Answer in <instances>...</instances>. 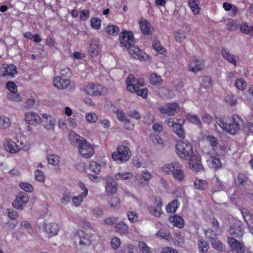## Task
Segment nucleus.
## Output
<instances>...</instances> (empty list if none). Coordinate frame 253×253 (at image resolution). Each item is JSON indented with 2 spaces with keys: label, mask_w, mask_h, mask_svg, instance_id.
<instances>
[{
  "label": "nucleus",
  "mask_w": 253,
  "mask_h": 253,
  "mask_svg": "<svg viewBox=\"0 0 253 253\" xmlns=\"http://www.w3.org/2000/svg\"><path fill=\"white\" fill-rule=\"evenodd\" d=\"M70 141L73 146H78L80 154L85 158H90L94 154V148L84 138L79 139L80 136L72 132L70 134Z\"/></svg>",
  "instance_id": "nucleus-1"
},
{
  "label": "nucleus",
  "mask_w": 253,
  "mask_h": 253,
  "mask_svg": "<svg viewBox=\"0 0 253 253\" xmlns=\"http://www.w3.org/2000/svg\"><path fill=\"white\" fill-rule=\"evenodd\" d=\"M216 123L223 130L231 134H236L239 130H242L245 126L243 120L237 114L232 115L229 124H227L220 118H216Z\"/></svg>",
  "instance_id": "nucleus-2"
},
{
  "label": "nucleus",
  "mask_w": 253,
  "mask_h": 253,
  "mask_svg": "<svg viewBox=\"0 0 253 253\" xmlns=\"http://www.w3.org/2000/svg\"><path fill=\"white\" fill-rule=\"evenodd\" d=\"M130 142L127 140L122 141L118 145L116 151L112 153V159L119 164L128 161L131 156V151L129 149Z\"/></svg>",
  "instance_id": "nucleus-3"
},
{
  "label": "nucleus",
  "mask_w": 253,
  "mask_h": 253,
  "mask_svg": "<svg viewBox=\"0 0 253 253\" xmlns=\"http://www.w3.org/2000/svg\"><path fill=\"white\" fill-rule=\"evenodd\" d=\"M161 171L165 174H171L177 181H182L185 177L182 165L177 162L165 165L161 168Z\"/></svg>",
  "instance_id": "nucleus-4"
},
{
  "label": "nucleus",
  "mask_w": 253,
  "mask_h": 253,
  "mask_svg": "<svg viewBox=\"0 0 253 253\" xmlns=\"http://www.w3.org/2000/svg\"><path fill=\"white\" fill-rule=\"evenodd\" d=\"M126 89L131 93H136L137 94L146 99L148 96V90L143 87V84L139 83L138 81L133 75H129L126 80Z\"/></svg>",
  "instance_id": "nucleus-5"
},
{
  "label": "nucleus",
  "mask_w": 253,
  "mask_h": 253,
  "mask_svg": "<svg viewBox=\"0 0 253 253\" xmlns=\"http://www.w3.org/2000/svg\"><path fill=\"white\" fill-rule=\"evenodd\" d=\"M95 238L94 235H88L84 230H79L74 236V243L77 249H84L90 245L95 240Z\"/></svg>",
  "instance_id": "nucleus-6"
},
{
  "label": "nucleus",
  "mask_w": 253,
  "mask_h": 253,
  "mask_svg": "<svg viewBox=\"0 0 253 253\" xmlns=\"http://www.w3.org/2000/svg\"><path fill=\"white\" fill-rule=\"evenodd\" d=\"M175 149L177 155L180 158L186 160L193 155V146L188 141H178Z\"/></svg>",
  "instance_id": "nucleus-7"
},
{
  "label": "nucleus",
  "mask_w": 253,
  "mask_h": 253,
  "mask_svg": "<svg viewBox=\"0 0 253 253\" xmlns=\"http://www.w3.org/2000/svg\"><path fill=\"white\" fill-rule=\"evenodd\" d=\"M83 91L91 96H98L102 95L107 91V88L100 84L87 82Z\"/></svg>",
  "instance_id": "nucleus-8"
},
{
  "label": "nucleus",
  "mask_w": 253,
  "mask_h": 253,
  "mask_svg": "<svg viewBox=\"0 0 253 253\" xmlns=\"http://www.w3.org/2000/svg\"><path fill=\"white\" fill-rule=\"evenodd\" d=\"M185 123L183 119L169 118L167 121L168 125L172 127L174 133L180 138L184 139L185 133L183 125Z\"/></svg>",
  "instance_id": "nucleus-9"
},
{
  "label": "nucleus",
  "mask_w": 253,
  "mask_h": 253,
  "mask_svg": "<svg viewBox=\"0 0 253 253\" xmlns=\"http://www.w3.org/2000/svg\"><path fill=\"white\" fill-rule=\"evenodd\" d=\"M119 41L121 46L126 48L135 44L133 34L131 31L125 30L122 31L119 35Z\"/></svg>",
  "instance_id": "nucleus-10"
},
{
  "label": "nucleus",
  "mask_w": 253,
  "mask_h": 253,
  "mask_svg": "<svg viewBox=\"0 0 253 253\" xmlns=\"http://www.w3.org/2000/svg\"><path fill=\"white\" fill-rule=\"evenodd\" d=\"M54 86L59 89H68L70 91L75 89V86L70 85L71 82L69 79H63L61 77L56 76L53 79Z\"/></svg>",
  "instance_id": "nucleus-11"
},
{
  "label": "nucleus",
  "mask_w": 253,
  "mask_h": 253,
  "mask_svg": "<svg viewBox=\"0 0 253 253\" xmlns=\"http://www.w3.org/2000/svg\"><path fill=\"white\" fill-rule=\"evenodd\" d=\"M79 187L80 190L78 191L79 192H82L79 195L74 196L72 198V203L76 207H78L81 205L83 202L84 199L87 196L88 194V189L85 185L83 182H80Z\"/></svg>",
  "instance_id": "nucleus-12"
},
{
  "label": "nucleus",
  "mask_w": 253,
  "mask_h": 253,
  "mask_svg": "<svg viewBox=\"0 0 253 253\" xmlns=\"http://www.w3.org/2000/svg\"><path fill=\"white\" fill-rule=\"evenodd\" d=\"M189 165L190 169L195 172L204 171V167L201 163V157L199 155L194 154L190 156Z\"/></svg>",
  "instance_id": "nucleus-13"
},
{
  "label": "nucleus",
  "mask_w": 253,
  "mask_h": 253,
  "mask_svg": "<svg viewBox=\"0 0 253 253\" xmlns=\"http://www.w3.org/2000/svg\"><path fill=\"white\" fill-rule=\"evenodd\" d=\"M159 110L162 114L173 116L179 111V106L177 103H167L163 106H160Z\"/></svg>",
  "instance_id": "nucleus-14"
},
{
  "label": "nucleus",
  "mask_w": 253,
  "mask_h": 253,
  "mask_svg": "<svg viewBox=\"0 0 253 253\" xmlns=\"http://www.w3.org/2000/svg\"><path fill=\"white\" fill-rule=\"evenodd\" d=\"M130 55L135 59H139L140 61H143L146 60V58L148 59L149 56L145 53L142 52L138 47L133 44L127 47Z\"/></svg>",
  "instance_id": "nucleus-15"
},
{
  "label": "nucleus",
  "mask_w": 253,
  "mask_h": 253,
  "mask_svg": "<svg viewBox=\"0 0 253 253\" xmlns=\"http://www.w3.org/2000/svg\"><path fill=\"white\" fill-rule=\"evenodd\" d=\"M3 145L6 151L11 154L18 153L21 149L19 146L10 138H6L3 140Z\"/></svg>",
  "instance_id": "nucleus-16"
},
{
  "label": "nucleus",
  "mask_w": 253,
  "mask_h": 253,
  "mask_svg": "<svg viewBox=\"0 0 253 253\" xmlns=\"http://www.w3.org/2000/svg\"><path fill=\"white\" fill-rule=\"evenodd\" d=\"M228 243L233 251H235L237 253H244V244L236 240L234 237H228Z\"/></svg>",
  "instance_id": "nucleus-17"
},
{
  "label": "nucleus",
  "mask_w": 253,
  "mask_h": 253,
  "mask_svg": "<svg viewBox=\"0 0 253 253\" xmlns=\"http://www.w3.org/2000/svg\"><path fill=\"white\" fill-rule=\"evenodd\" d=\"M203 66V61L199 60L194 57L189 61L188 69L189 71H192L193 73H197L201 70Z\"/></svg>",
  "instance_id": "nucleus-18"
},
{
  "label": "nucleus",
  "mask_w": 253,
  "mask_h": 253,
  "mask_svg": "<svg viewBox=\"0 0 253 253\" xmlns=\"http://www.w3.org/2000/svg\"><path fill=\"white\" fill-rule=\"evenodd\" d=\"M25 121L29 124L36 126L41 122V118L38 114L29 112L25 114Z\"/></svg>",
  "instance_id": "nucleus-19"
},
{
  "label": "nucleus",
  "mask_w": 253,
  "mask_h": 253,
  "mask_svg": "<svg viewBox=\"0 0 253 253\" xmlns=\"http://www.w3.org/2000/svg\"><path fill=\"white\" fill-rule=\"evenodd\" d=\"M59 229L58 225L55 223H46L44 225V231L49 237L57 235Z\"/></svg>",
  "instance_id": "nucleus-20"
},
{
  "label": "nucleus",
  "mask_w": 253,
  "mask_h": 253,
  "mask_svg": "<svg viewBox=\"0 0 253 253\" xmlns=\"http://www.w3.org/2000/svg\"><path fill=\"white\" fill-rule=\"evenodd\" d=\"M138 24L140 30L143 35H149L150 34L151 25L147 20L141 17L138 21Z\"/></svg>",
  "instance_id": "nucleus-21"
},
{
  "label": "nucleus",
  "mask_w": 253,
  "mask_h": 253,
  "mask_svg": "<svg viewBox=\"0 0 253 253\" xmlns=\"http://www.w3.org/2000/svg\"><path fill=\"white\" fill-rule=\"evenodd\" d=\"M4 71L2 72V77L13 78L17 73V68L13 64H6L4 66Z\"/></svg>",
  "instance_id": "nucleus-22"
},
{
  "label": "nucleus",
  "mask_w": 253,
  "mask_h": 253,
  "mask_svg": "<svg viewBox=\"0 0 253 253\" xmlns=\"http://www.w3.org/2000/svg\"><path fill=\"white\" fill-rule=\"evenodd\" d=\"M152 175L151 173L145 170L142 171V174H137L135 176V179L139 185H144L145 182H148L152 178Z\"/></svg>",
  "instance_id": "nucleus-23"
},
{
  "label": "nucleus",
  "mask_w": 253,
  "mask_h": 253,
  "mask_svg": "<svg viewBox=\"0 0 253 253\" xmlns=\"http://www.w3.org/2000/svg\"><path fill=\"white\" fill-rule=\"evenodd\" d=\"M169 220L173 226L178 228H182L184 226V220L183 217L176 214L169 216Z\"/></svg>",
  "instance_id": "nucleus-24"
},
{
  "label": "nucleus",
  "mask_w": 253,
  "mask_h": 253,
  "mask_svg": "<svg viewBox=\"0 0 253 253\" xmlns=\"http://www.w3.org/2000/svg\"><path fill=\"white\" fill-rule=\"evenodd\" d=\"M229 232L230 235L234 238H239L241 237L244 233L242 225L238 223L234 224L231 226Z\"/></svg>",
  "instance_id": "nucleus-25"
},
{
  "label": "nucleus",
  "mask_w": 253,
  "mask_h": 253,
  "mask_svg": "<svg viewBox=\"0 0 253 253\" xmlns=\"http://www.w3.org/2000/svg\"><path fill=\"white\" fill-rule=\"evenodd\" d=\"M221 54L222 57L229 63L236 67L237 66V62L235 59L234 55L231 54L228 49L222 48Z\"/></svg>",
  "instance_id": "nucleus-26"
},
{
  "label": "nucleus",
  "mask_w": 253,
  "mask_h": 253,
  "mask_svg": "<svg viewBox=\"0 0 253 253\" xmlns=\"http://www.w3.org/2000/svg\"><path fill=\"white\" fill-rule=\"evenodd\" d=\"M105 188L107 194L109 196L112 195L117 191V183L113 179H109L107 180Z\"/></svg>",
  "instance_id": "nucleus-27"
},
{
  "label": "nucleus",
  "mask_w": 253,
  "mask_h": 253,
  "mask_svg": "<svg viewBox=\"0 0 253 253\" xmlns=\"http://www.w3.org/2000/svg\"><path fill=\"white\" fill-rule=\"evenodd\" d=\"M115 230L122 235H126L129 232L128 225L123 222H119L115 225Z\"/></svg>",
  "instance_id": "nucleus-28"
},
{
  "label": "nucleus",
  "mask_w": 253,
  "mask_h": 253,
  "mask_svg": "<svg viewBox=\"0 0 253 253\" xmlns=\"http://www.w3.org/2000/svg\"><path fill=\"white\" fill-rule=\"evenodd\" d=\"M188 5L195 15H198L200 13L201 7H200L199 0H189Z\"/></svg>",
  "instance_id": "nucleus-29"
},
{
  "label": "nucleus",
  "mask_w": 253,
  "mask_h": 253,
  "mask_svg": "<svg viewBox=\"0 0 253 253\" xmlns=\"http://www.w3.org/2000/svg\"><path fill=\"white\" fill-rule=\"evenodd\" d=\"M180 205L179 202L175 199L170 201L167 206L166 210L168 213H175Z\"/></svg>",
  "instance_id": "nucleus-30"
},
{
  "label": "nucleus",
  "mask_w": 253,
  "mask_h": 253,
  "mask_svg": "<svg viewBox=\"0 0 253 253\" xmlns=\"http://www.w3.org/2000/svg\"><path fill=\"white\" fill-rule=\"evenodd\" d=\"M117 117L118 119L121 121L125 122V127L127 129H129L131 127L129 126L130 122L126 119L124 112L121 110H118L116 112Z\"/></svg>",
  "instance_id": "nucleus-31"
},
{
  "label": "nucleus",
  "mask_w": 253,
  "mask_h": 253,
  "mask_svg": "<svg viewBox=\"0 0 253 253\" xmlns=\"http://www.w3.org/2000/svg\"><path fill=\"white\" fill-rule=\"evenodd\" d=\"M237 182L239 186L245 187L251 181L245 173H239L237 175Z\"/></svg>",
  "instance_id": "nucleus-32"
},
{
  "label": "nucleus",
  "mask_w": 253,
  "mask_h": 253,
  "mask_svg": "<svg viewBox=\"0 0 253 253\" xmlns=\"http://www.w3.org/2000/svg\"><path fill=\"white\" fill-rule=\"evenodd\" d=\"M173 36L177 42H182L186 39V33L184 30L179 29L174 31Z\"/></svg>",
  "instance_id": "nucleus-33"
},
{
  "label": "nucleus",
  "mask_w": 253,
  "mask_h": 253,
  "mask_svg": "<svg viewBox=\"0 0 253 253\" xmlns=\"http://www.w3.org/2000/svg\"><path fill=\"white\" fill-rule=\"evenodd\" d=\"M105 32L109 35L117 36L119 32V28L114 25H108L105 28Z\"/></svg>",
  "instance_id": "nucleus-34"
},
{
  "label": "nucleus",
  "mask_w": 253,
  "mask_h": 253,
  "mask_svg": "<svg viewBox=\"0 0 253 253\" xmlns=\"http://www.w3.org/2000/svg\"><path fill=\"white\" fill-rule=\"evenodd\" d=\"M240 30L242 33L245 34H250L251 36H253V26H249L247 22L243 23L239 27Z\"/></svg>",
  "instance_id": "nucleus-35"
},
{
  "label": "nucleus",
  "mask_w": 253,
  "mask_h": 253,
  "mask_svg": "<svg viewBox=\"0 0 253 253\" xmlns=\"http://www.w3.org/2000/svg\"><path fill=\"white\" fill-rule=\"evenodd\" d=\"M152 46L154 49L160 54H165L166 52V49L162 46L161 42L158 40L153 41Z\"/></svg>",
  "instance_id": "nucleus-36"
},
{
  "label": "nucleus",
  "mask_w": 253,
  "mask_h": 253,
  "mask_svg": "<svg viewBox=\"0 0 253 253\" xmlns=\"http://www.w3.org/2000/svg\"><path fill=\"white\" fill-rule=\"evenodd\" d=\"M127 217L131 223H135L139 221V215L134 211H129L127 212Z\"/></svg>",
  "instance_id": "nucleus-37"
},
{
  "label": "nucleus",
  "mask_w": 253,
  "mask_h": 253,
  "mask_svg": "<svg viewBox=\"0 0 253 253\" xmlns=\"http://www.w3.org/2000/svg\"><path fill=\"white\" fill-rule=\"evenodd\" d=\"M150 82L155 85H160L162 84L163 80L161 76L156 73H152L150 75Z\"/></svg>",
  "instance_id": "nucleus-38"
},
{
  "label": "nucleus",
  "mask_w": 253,
  "mask_h": 253,
  "mask_svg": "<svg viewBox=\"0 0 253 253\" xmlns=\"http://www.w3.org/2000/svg\"><path fill=\"white\" fill-rule=\"evenodd\" d=\"M88 52L90 56L94 57L96 56L99 51V45L97 43L92 42L88 48Z\"/></svg>",
  "instance_id": "nucleus-39"
},
{
  "label": "nucleus",
  "mask_w": 253,
  "mask_h": 253,
  "mask_svg": "<svg viewBox=\"0 0 253 253\" xmlns=\"http://www.w3.org/2000/svg\"><path fill=\"white\" fill-rule=\"evenodd\" d=\"M198 248L200 253H205L209 249V244L204 239L199 240L198 241Z\"/></svg>",
  "instance_id": "nucleus-40"
},
{
  "label": "nucleus",
  "mask_w": 253,
  "mask_h": 253,
  "mask_svg": "<svg viewBox=\"0 0 253 253\" xmlns=\"http://www.w3.org/2000/svg\"><path fill=\"white\" fill-rule=\"evenodd\" d=\"M235 85L238 90H244L247 87V83L243 78H239L236 80Z\"/></svg>",
  "instance_id": "nucleus-41"
},
{
  "label": "nucleus",
  "mask_w": 253,
  "mask_h": 253,
  "mask_svg": "<svg viewBox=\"0 0 253 253\" xmlns=\"http://www.w3.org/2000/svg\"><path fill=\"white\" fill-rule=\"evenodd\" d=\"M150 138L154 144H159L162 147L164 146V141L159 135L151 134Z\"/></svg>",
  "instance_id": "nucleus-42"
},
{
  "label": "nucleus",
  "mask_w": 253,
  "mask_h": 253,
  "mask_svg": "<svg viewBox=\"0 0 253 253\" xmlns=\"http://www.w3.org/2000/svg\"><path fill=\"white\" fill-rule=\"evenodd\" d=\"M186 119L190 122L193 123L199 127H201L202 123L197 115H192L188 114L186 116Z\"/></svg>",
  "instance_id": "nucleus-43"
},
{
  "label": "nucleus",
  "mask_w": 253,
  "mask_h": 253,
  "mask_svg": "<svg viewBox=\"0 0 253 253\" xmlns=\"http://www.w3.org/2000/svg\"><path fill=\"white\" fill-rule=\"evenodd\" d=\"M89 168L91 171L95 174H98L101 170V166L95 161H90L89 165Z\"/></svg>",
  "instance_id": "nucleus-44"
},
{
  "label": "nucleus",
  "mask_w": 253,
  "mask_h": 253,
  "mask_svg": "<svg viewBox=\"0 0 253 253\" xmlns=\"http://www.w3.org/2000/svg\"><path fill=\"white\" fill-rule=\"evenodd\" d=\"M194 186L197 189L204 190L207 188V182L205 180L196 179L194 181Z\"/></svg>",
  "instance_id": "nucleus-45"
},
{
  "label": "nucleus",
  "mask_w": 253,
  "mask_h": 253,
  "mask_svg": "<svg viewBox=\"0 0 253 253\" xmlns=\"http://www.w3.org/2000/svg\"><path fill=\"white\" fill-rule=\"evenodd\" d=\"M156 235L157 236L167 241H170L172 239V237L169 232L162 229L159 230Z\"/></svg>",
  "instance_id": "nucleus-46"
},
{
  "label": "nucleus",
  "mask_w": 253,
  "mask_h": 253,
  "mask_svg": "<svg viewBox=\"0 0 253 253\" xmlns=\"http://www.w3.org/2000/svg\"><path fill=\"white\" fill-rule=\"evenodd\" d=\"M132 175L131 172H120L115 174V177L117 180H126L132 178Z\"/></svg>",
  "instance_id": "nucleus-47"
},
{
  "label": "nucleus",
  "mask_w": 253,
  "mask_h": 253,
  "mask_svg": "<svg viewBox=\"0 0 253 253\" xmlns=\"http://www.w3.org/2000/svg\"><path fill=\"white\" fill-rule=\"evenodd\" d=\"M211 245L214 249L219 251H223L226 249L225 245L217 239L214 241H212Z\"/></svg>",
  "instance_id": "nucleus-48"
},
{
  "label": "nucleus",
  "mask_w": 253,
  "mask_h": 253,
  "mask_svg": "<svg viewBox=\"0 0 253 253\" xmlns=\"http://www.w3.org/2000/svg\"><path fill=\"white\" fill-rule=\"evenodd\" d=\"M138 248L141 253H151V249L143 241L138 242Z\"/></svg>",
  "instance_id": "nucleus-49"
},
{
  "label": "nucleus",
  "mask_w": 253,
  "mask_h": 253,
  "mask_svg": "<svg viewBox=\"0 0 253 253\" xmlns=\"http://www.w3.org/2000/svg\"><path fill=\"white\" fill-rule=\"evenodd\" d=\"M7 97L8 100L14 102L22 101L21 97L19 93L17 92H9L7 94Z\"/></svg>",
  "instance_id": "nucleus-50"
},
{
  "label": "nucleus",
  "mask_w": 253,
  "mask_h": 253,
  "mask_svg": "<svg viewBox=\"0 0 253 253\" xmlns=\"http://www.w3.org/2000/svg\"><path fill=\"white\" fill-rule=\"evenodd\" d=\"M47 159L49 164L54 166L58 165L60 162L59 157L54 154L49 155Z\"/></svg>",
  "instance_id": "nucleus-51"
},
{
  "label": "nucleus",
  "mask_w": 253,
  "mask_h": 253,
  "mask_svg": "<svg viewBox=\"0 0 253 253\" xmlns=\"http://www.w3.org/2000/svg\"><path fill=\"white\" fill-rule=\"evenodd\" d=\"M148 210L152 215L156 217L160 216L163 212L162 209L158 207L150 206Z\"/></svg>",
  "instance_id": "nucleus-52"
},
{
  "label": "nucleus",
  "mask_w": 253,
  "mask_h": 253,
  "mask_svg": "<svg viewBox=\"0 0 253 253\" xmlns=\"http://www.w3.org/2000/svg\"><path fill=\"white\" fill-rule=\"evenodd\" d=\"M90 25L92 28L99 30L101 28V21L98 18H92L90 20Z\"/></svg>",
  "instance_id": "nucleus-53"
},
{
  "label": "nucleus",
  "mask_w": 253,
  "mask_h": 253,
  "mask_svg": "<svg viewBox=\"0 0 253 253\" xmlns=\"http://www.w3.org/2000/svg\"><path fill=\"white\" fill-rule=\"evenodd\" d=\"M60 74V76L59 77H61L62 78H69L72 75V71L68 67H64L61 69Z\"/></svg>",
  "instance_id": "nucleus-54"
},
{
  "label": "nucleus",
  "mask_w": 253,
  "mask_h": 253,
  "mask_svg": "<svg viewBox=\"0 0 253 253\" xmlns=\"http://www.w3.org/2000/svg\"><path fill=\"white\" fill-rule=\"evenodd\" d=\"M10 119L5 116H0V126L4 128H8L10 125Z\"/></svg>",
  "instance_id": "nucleus-55"
},
{
  "label": "nucleus",
  "mask_w": 253,
  "mask_h": 253,
  "mask_svg": "<svg viewBox=\"0 0 253 253\" xmlns=\"http://www.w3.org/2000/svg\"><path fill=\"white\" fill-rule=\"evenodd\" d=\"M226 29L229 31H234L238 29L237 22L234 20H230L226 24Z\"/></svg>",
  "instance_id": "nucleus-56"
},
{
  "label": "nucleus",
  "mask_w": 253,
  "mask_h": 253,
  "mask_svg": "<svg viewBox=\"0 0 253 253\" xmlns=\"http://www.w3.org/2000/svg\"><path fill=\"white\" fill-rule=\"evenodd\" d=\"M19 187L27 192H32L33 190V186L29 183L21 182L19 184Z\"/></svg>",
  "instance_id": "nucleus-57"
},
{
  "label": "nucleus",
  "mask_w": 253,
  "mask_h": 253,
  "mask_svg": "<svg viewBox=\"0 0 253 253\" xmlns=\"http://www.w3.org/2000/svg\"><path fill=\"white\" fill-rule=\"evenodd\" d=\"M212 161L211 163V166L214 169H218L220 168L222 166L220 160L219 158L216 157H212Z\"/></svg>",
  "instance_id": "nucleus-58"
},
{
  "label": "nucleus",
  "mask_w": 253,
  "mask_h": 253,
  "mask_svg": "<svg viewBox=\"0 0 253 253\" xmlns=\"http://www.w3.org/2000/svg\"><path fill=\"white\" fill-rule=\"evenodd\" d=\"M35 179L40 182H44L45 180V176L43 172L41 170H36L35 171Z\"/></svg>",
  "instance_id": "nucleus-59"
},
{
  "label": "nucleus",
  "mask_w": 253,
  "mask_h": 253,
  "mask_svg": "<svg viewBox=\"0 0 253 253\" xmlns=\"http://www.w3.org/2000/svg\"><path fill=\"white\" fill-rule=\"evenodd\" d=\"M121 244L120 239L117 237L112 238L111 240V245L113 249H118Z\"/></svg>",
  "instance_id": "nucleus-60"
},
{
  "label": "nucleus",
  "mask_w": 253,
  "mask_h": 253,
  "mask_svg": "<svg viewBox=\"0 0 253 253\" xmlns=\"http://www.w3.org/2000/svg\"><path fill=\"white\" fill-rule=\"evenodd\" d=\"M205 234L207 238L211 242V244L212 241H214L217 239L216 233L212 230L207 231Z\"/></svg>",
  "instance_id": "nucleus-61"
},
{
  "label": "nucleus",
  "mask_w": 253,
  "mask_h": 253,
  "mask_svg": "<svg viewBox=\"0 0 253 253\" xmlns=\"http://www.w3.org/2000/svg\"><path fill=\"white\" fill-rule=\"evenodd\" d=\"M86 121L91 123H94L97 120L98 116L94 113H87L85 116Z\"/></svg>",
  "instance_id": "nucleus-62"
},
{
  "label": "nucleus",
  "mask_w": 253,
  "mask_h": 253,
  "mask_svg": "<svg viewBox=\"0 0 253 253\" xmlns=\"http://www.w3.org/2000/svg\"><path fill=\"white\" fill-rule=\"evenodd\" d=\"M16 198L18 199L22 203L26 204L29 200L28 195L24 192L19 193L16 196Z\"/></svg>",
  "instance_id": "nucleus-63"
},
{
  "label": "nucleus",
  "mask_w": 253,
  "mask_h": 253,
  "mask_svg": "<svg viewBox=\"0 0 253 253\" xmlns=\"http://www.w3.org/2000/svg\"><path fill=\"white\" fill-rule=\"evenodd\" d=\"M6 88L9 90V92H17V87L16 84L12 82H8L6 85Z\"/></svg>",
  "instance_id": "nucleus-64"
}]
</instances>
